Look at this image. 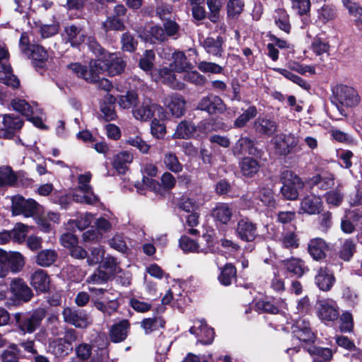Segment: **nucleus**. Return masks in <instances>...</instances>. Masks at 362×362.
Here are the masks:
<instances>
[{
  "label": "nucleus",
  "mask_w": 362,
  "mask_h": 362,
  "mask_svg": "<svg viewBox=\"0 0 362 362\" xmlns=\"http://www.w3.org/2000/svg\"><path fill=\"white\" fill-rule=\"evenodd\" d=\"M333 93L332 104L341 116L346 115L345 107H354L359 102V97L356 90L347 86H337Z\"/></svg>",
  "instance_id": "f257e3e1"
},
{
  "label": "nucleus",
  "mask_w": 362,
  "mask_h": 362,
  "mask_svg": "<svg viewBox=\"0 0 362 362\" xmlns=\"http://www.w3.org/2000/svg\"><path fill=\"white\" fill-rule=\"evenodd\" d=\"M272 144L274 153L279 156H286L301 150L299 139L292 133L276 135L272 139Z\"/></svg>",
  "instance_id": "f03ea898"
},
{
  "label": "nucleus",
  "mask_w": 362,
  "mask_h": 362,
  "mask_svg": "<svg viewBox=\"0 0 362 362\" xmlns=\"http://www.w3.org/2000/svg\"><path fill=\"white\" fill-rule=\"evenodd\" d=\"M25 258L19 252H6L0 250V278L7 276L9 270L16 273L22 270Z\"/></svg>",
  "instance_id": "7ed1b4c3"
},
{
  "label": "nucleus",
  "mask_w": 362,
  "mask_h": 362,
  "mask_svg": "<svg viewBox=\"0 0 362 362\" xmlns=\"http://www.w3.org/2000/svg\"><path fill=\"white\" fill-rule=\"evenodd\" d=\"M280 178L283 183L281 189L283 197L289 200L296 199L298 197V189L303 187V182L300 178L288 170L283 171Z\"/></svg>",
  "instance_id": "20e7f679"
},
{
  "label": "nucleus",
  "mask_w": 362,
  "mask_h": 362,
  "mask_svg": "<svg viewBox=\"0 0 362 362\" xmlns=\"http://www.w3.org/2000/svg\"><path fill=\"white\" fill-rule=\"evenodd\" d=\"M91 173L88 172L85 174L80 175L78 178V189L83 193L80 195L77 192L73 194V199L78 203H85L87 204L94 205L99 202V198L92 191V187L89 185L91 179Z\"/></svg>",
  "instance_id": "39448f33"
},
{
  "label": "nucleus",
  "mask_w": 362,
  "mask_h": 362,
  "mask_svg": "<svg viewBox=\"0 0 362 362\" xmlns=\"http://www.w3.org/2000/svg\"><path fill=\"white\" fill-rule=\"evenodd\" d=\"M45 316L43 309L35 310L32 314L23 317L20 314L16 315V323L21 332L23 333H33L40 327L42 320Z\"/></svg>",
  "instance_id": "423d86ee"
},
{
  "label": "nucleus",
  "mask_w": 362,
  "mask_h": 362,
  "mask_svg": "<svg viewBox=\"0 0 362 362\" xmlns=\"http://www.w3.org/2000/svg\"><path fill=\"white\" fill-rule=\"evenodd\" d=\"M38 206V204L32 199H25L19 195L11 198V210L14 216L22 214L25 217H32L37 214Z\"/></svg>",
  "instance_id": "0eeeda50"
},
{
  "label": "nucleus",
  "mask_w": 362,
  "mask_h": 362,
  "mask_svg": "<svg viewBox=\"0 0 362 362\" xmlns=\"http://www.w3.org/2000/svg\"><path fill=\"white\" fill-rule=\"evenodd\" d=\"M64 322L76 327L85 328L89 324V315L83 310L66 308L62 312Z\"/></svg>",
  "instance_id": "6e6552de"
},
{
  "label": "nucleus",
  "mask_w": 362,
  "mask_h": 362,
  "mask_svg": "<svg viewBox=\"0 0 362 362\" xmlns=\"http://www.w3.org/2000/svg\"><path fill=\"white\" fill-rule=\"evenodd\" d=\"M189 332L197 338V342L204 345L212 343L214 338V331L209 327L204 320H197L189 329Z\"/></svg>",
  "instance_id": "1a4fd4ad"
},
{
  "label": "nucleus",
  "mask_w": 362,
  "mask_h": 362,
  "mask_svg": "<svg viewBox=\"0 0 362 362\" xmlns=\"http://www.w3.org/2000/svg\"><path fill=\"white\" fill-rule=\"evenodd\" d=\"M197 109L213 115L223 112L226 107L221 98L210 95L201 99L198 103Z\"/></svg>",
  "instance_id": "9d476101"
},
{
  "label": "nucleus",
  "mask_w": 362,
  "mask_h": 362,
  "mask_svg": "<svg viewBox=\"0 0 362 362\" xmlns=\"http://www.w3.org/2000/svg\"><path fill=\"white\" fill-rule=\"evenodd\" d=\"M317 315L323 321H334L339 317L337 303L331 299L320 300L317 302Z\"/></svg>",
  "instance_id": "9b49d317"
},
{
  "label": "nucleus",
  "mask_w": 362,
  "mask_h": 362,
  "mask_svg": "<svg viewBox=\"0 0 362 362\" xmlns=\"http://www.w3.org/2000/svg\"><path fill=\"white\" fill-rule=\"evenodd\" d=\"M292 334L300 341L303 343H313L315 334L310 328L309 322L304 319L297 320L292 326Z\"/></svg>",
  "instance_id": "f8f14e48"
},
{
  "label": "nucleus",
  "mask_w": 362,
  "mask_h": 362,
  "mask_svg": "<svg viewBox=\"0 0 362 362\" xmlns=\"http://www.w3.org/2000/svg\"><path fill=\"white\" fill-rule=\"evenodd\" d=\"M235 233L242 240L252 242L257 236V226L248 219L242 218L237 223Z\"/></svg>",
  "instance_id": "ddd939ff"
},
{
  "label": "nucleus",
  "mask_w": 362,
  "mask_h": 362,
  "mask_svg": "<svg viewBox=\"0 0 362 362\" xmlns=\"http://www.w3.org/2000/svg\"><path fill=\"white\" fill-rule=\"evenodd\" d=\"M329 246L321 238H315L310 240L308 244V252L315 260H322L326 257Z\"/></svg>",
  "instance_id": "4468645a"
},
{
  "label": "nucleus",
  "mask_w": 362,
  "mask_h": 362,
  "mask_svg": "<svg viewBox=\"0 0 362 362\" xmlns=\"http://www.w3.org/2000/svg\"><path fill=\"white\" fill-rule=\"evenodd\" d=\"M2 124L3 127L0 129V136L11 138L15 132L21 129L23 122L19 117L6 115L4 116Z\"/></svg>",
  "instance_id": "2eb2a0df"
},
{
  "label": "nucleus",
  "mask_w": 362,
  "mask_h": 362,
  "mask_svg": "<svg viewBox=\"0 0 362 362\" xmlns=\"http://www.w3.org/2000/svg\"><path fill=\"white\" fill-rule=\"evenodd\" d=\"M132 112L136 120L147 122L153 116V103L150 99H145L141 103H137Z\"/></svg>",
  "instance_id": "dca6fc26"
},
{
  "label": "nucleus",
  "mask_w": 362,
  "mask_h": 362,
  "mask_svg": "<svg viewBox=\"0 0 362 362\" xmlns=\"http://www.w3.org/2000/svg\"><path fill=\"white\" fill-rule=\"evenodd\" d=\"M334 281L335 278L333 273L327 267H320L317 270L315 282L320 290L329 291Z\"/></svg>",
  "instance_id": "f3484780"
},
{
  "label": "nucleus",
  "mask_w": 362,
  "mask_h": 362,
  "mask_svg": "<svg viewBox=\"0 0 362 362\" xmlns=\"http://www.w3.org/2000/svg\"><path fill=\"white\" fill-rule=\"evenodd\" d=\"M164 104L170 111L171 114L175 117H180L185 112V100L179 94L169 95L165 98Z\"/></svg>",
  "instance_id": "a211bd4d"
},
{
  "label": "nucleus",
  "mask_w": 362,
  "mask_h": 362,
  "mask_svg": "<svg viewBox=\"0 0 362 362\" xmlns=\"http://www.w3.org/2000/svg\"><path fill=\"white\" fill-rule=\"evenodd\" d=\"M64 39L71 43V46H77L85 42L86 35L81 28L75 25L65 26L64 30Z\"/></svg>",
  "instance_id": "6ab92c4d"
},
{
  "label": "nucleus",
  "mask_w": 362,
  "mask_h": 362,
  "mask_svg": "<svg viewBox=\"0 0 362 362\" xmlns=\"http://www.w3.org/2000/svg\"><path fill=\"white\" fill-rule=\"evenodd\" d=\"M11 293L19 300L29 301L33 297L31 289L20 279H13L10 285Z\"/></svg>",
  "instance_id": "aec40b11"
},
{
  "label": "nucleus",
  "mask_w": 362,
  "mask_h": 362,
  "mask_svg": "<svg viewBox=\"0 0 362 362\" xmlns=\"http://www.w3.org/2000/svg\"><path fill=\"white\" fill-rule=\"evenodd\" d=\"M211 215L216 222L227 225L232 218L233 209L228 204L218 203L213 209Z\"/></svg>",
  "instance_id": "412c9836"
},
{
  "label": "nucleus",
  "mask_w": 362,
  "mask_h": 362,
  "mask_svg": "<svg viewBox=\"0 0 362 362\" xmlns=\"http://www.w3.org/2000/svg\"><path fill=\"white\" fill-rule=\"evenodd\" d=\"M104 59L106 70L110 76L120 74L124 71L125 63L117 54H110L108 56L105 57Z\"/></svg>",
  "instance_id": "4be33fe9"
},
{
  "label": "nucleus",
  "mask_w": 362,
  "mask_h": 362,
  "mask_svg": "<svg viewBox=\"0 0 362 362\" xmlns=\"http://www.w3.org/2000/svg\"><path fill=\"white\" fill-rule=\"evenodd\" d=\"M133 159L134 156L130 152L121 151L113 156L112 165L118 173L124 174Z\"/></svg>",
  "instance_id": "5701e85b"
},
{
  "label": "nucleus",
  "mask_w": 362,
  "mask_h": 362,
  "mask_svg": "<svg viewBox=\"0 0 362 362\" xmlns=\"http://www.w3.org/2000/svg\"><path fill=\"white\" fill-rule=\"evenodd\" d=\"M224 43L223 38L221 36L216 37H206L202 45L205 51L214 57H221L223 52V45Z\"/></svg>",
  "instance_id": "b1692460"
},
{
  "label": "nucleus",
  "mask_w": 362,
  "mask_h": 362,
  "mask_svg": "<svg viewBox=\"0 0 362 362\" xmlns=\"http://www.w3.org/2000/svg\"><path fill=\"white\" fill-rule=\"evenodd\" d=\"M322 201L320 197L310 194L305 197L300 202V209L308 214L320 213Z\"/></svg>",
  "instance_id": "393cba45"
},
{
  "label": "nucleus",
  "mask_w": 362,
  "mask_h": 362,
  "mask_svg": "<svg viewBox=\"0 0 362 362\" xmlns=\"http://www.w3.org/2000/svg\"><path fill=\"white\" fill-rule=\"evenodd\" d=\"M31 285L40 292H46L49 289V278L42 269L36 270L31 276Z\"/></svg>",
  "instance_id": "a878e982"
},
{
  "label": "nucleus",
  "mask_w": 362,
  "mask_h": 362,
  "mask_svg": "<svg viewBox=\"0 0 362 362\" xmlns=\"http://www.w3.org/2000/svg\"><path fill=\"white\" fill-rule=\"evenodd\" d=\"M129 329V323L127 320H123L114 325L110 333L111 341L115 343L124 341L127 337Z\"/></svg>",
  "instance_id": "bb28decb"
},
{
  "label": "nucleus",
  "mask_w": 362,
  "mask_h": 362,
  "mask_svg": "<svg viewBox=\"0 0 362 362\" xmlns=\"http://www.w3.org/2000/svg\"><path fill=\"white\" fill-rule=\"evenodd\" d=\"M173 62L170 67L177 72L186 71L192 68V64L188 62L186 55L182 52H175L172 54Z\"/></svg>",
  "instance_id": "cd10ccee"
},
{
  "label": "nucleus",
  "mask_w": 362,
  "mask_h": 362,
  "mask_svg": "<svg viewBox=\"0 0 362 362\" xmlns=\"http://www.w3.org/2000/svg\"><path fill=\"white\" fill-rule=\"evenodd\" d=\"M49 349L55 356L64 357L72 351L73 346L64 341L62 338H59L49 343Z\"/></svg>",
  "instance_id": "c85d7f7f"
},
{
  "label": "nucleus",
  "mask_w": 362,
  "mask_h": 362,
  "mask_svg": "<svg viewBox=\"0 0 362 362\" xmlns=\"http://www.w3.org/2000/svg\"><path fill=\"white\" fill-rule=\"evenodd\" d=\"M0 83L12 88H18L20 85L19 80L12 74L11 67L8 64L0 65Z\"/></svg>",
  "instance_id": "c756f323"
},
{
  "label": "nucleus",
  "mask_w": 362,
  "mask_h": 362,
  "mask_svg": "<svg viewBox=\"0 0 362 362\" xmlns=\"http://www.w3.org/2000/svg\"><path fill=\"white\" fill-rule=\"evenodd\" d=\"M240 170L245 177H252L260 168L259 162L251 157L244 158L240 163Z\"/></svg>",
  "instance_id": "7c9ffc66"
},
{
  "label": "nucleus",
  "mask_w": 362,
  "mask_h": 362,
  "mask_svg": "<svg viewBox=\"0 0 362 362\" xmlns=\"http://www.w3.org/2000/svg\"><path fill=\"white\" fill-rule=\"evenodd\" d=\"M282 264L288 273L297 276H301L306 269L304 262L298 258L285 259Z\"/></svg>",
  "instance_id": "2f4dec72"
},
{
  "label": "nucleus",
  "mask_w": 362,
  "mask_h": 362,
  "mask_svg": "<svg viewBox=\"0 0 362 362\" xmlns=\"http://www.w3.org/2000/svg\"><path fill=\"white\" fill-rule=\"evenodd\" d=\"M11 105L15 110L19 112L27 118H30V117L36 114L38 110L37 106L35 103H33V105H31L25 100L22 99H14L11 102Z\"/></svg>",
  "instance_id": "473e14b6"
},
{
  "label": "nucleus",
  "mask_w": 362,
  "mask_h": 362,
  "mask_svg": "<svg viewBox=\"0 0 362 362\" xmlns=\"http://www.w3.org/2000/svg\"><path fill=\"white\" fill-rule=\"evenodd\" d=\"M196 131L194 124L191 122L183 120L179 123L173 134V138L187 139L192 136Z\"/></svg>",
  "instance_id": "72a5a7b5"
},
{
  "label": "nucleus",
  "mask_w": 362,
  "mask_h": 362,
  "mask_svg": "<svg viewBox=\"0 0 362 362\" xmlns=\"http://www.w3.org/2000/svg\"><path fill=\"white\" fill-rule=\"evenodd\" d=\"M173 70L170 67V69L165 67L160 69L159 75L160 80L172 88L181 90L184 88V84L176 80Z\"/></svg>",
  "instance_id": "f704fd0d"
},
{
  "label": "nucleus",
  "mask_w": 362,
  "mask_h": 362,
  "mask_svg": "<svg viewBox=\"0 0 362 362\" xmlns=\"http://www.w3.org/2000/svg\"><path fill=\"white\" fill-rule=\"evenodd\" d=\"M310 183L313 185L317 186L323 190H326L334 186V176L333 174L329 173L315 175L310 179Z\"/></svg>",
  "instance_id": "c9c22d12"
},
{
  "label": "nucleus",
  "mask_w": 362,
  "mask_h": 362,
  "mask_svg": "<svg viewBox=\"0 0 362 362\" xmlns=\"http://www.w3.org/2000/svg\"><path fill=\"white\" fill-rule=\"evenodd\" d=\"M21 356V349L18 345L10 344L1 354V362H18Z\"/></svg>",
  "instance_id": "e433bc0d"
},
{
  "label": "nucleus",
  "mask_w": 362,
  "mask_h": 362,
  "mask_svg": "<svg viewBox=\"0 0 362 362\" xmlns=\"http://www.w3.org/2000/svg\"><path fill=\"white\" fill-rule=\"evenodd\" d=\"M179 245L181 250L185 252H206V249L202 248L196 240L187 235H183L180 238Z\"/></svg>",
  "instance_id": "4c0bfd02"
},
{
  "label": "nucleus",
  "mask_w": 362,
  "mask_h": 362,
  "mask_svg": "<svg viewBox=\"0 0 362 362\" xmlns=\"http://www.w3.org/2000/svg\"><path fill=\"white\" fill-rule=\"evenodd\" d=\"M255 127L259 133L272 135L276 131V124L267 118H258L255 122Z\"/></svg>",
  "instance_id": "58836bf2"
},
{
  "label": "nucleus",
  "mask_w": 362,
  "mask_h": 362,
  "mask_svg": "<svg viewBox=\"0 0 362 362\" xmlns=\"http://www.w3.org/2000/svg\"><path fill=\"white\" fill-rule=\"evenodd\" d=\"M165 321L160 317H153L144 318L141 322V326L144 329L146 334L163 328Z\"/></svg>",
  "instance_id": "ea45409f"
},
{
  "label": "nucleus",
  "mask_w": 362,
  "mask_h": 362,
  "mask_svg": "<svg viewBox=\"0 0 362 362\" xmlns=\"http://www.w3.org/2000/svg\"><path fill=\"white\" fill-rule=\"evenodd\" d=\"M57 258V253L53 250H43L36 256L35 262L41 267H49L52 264Z\"/></svg>",
  "instance_id": "a19ab883"
},
{
  "label": "nucleus",
  "mask_w": 362,
  "mask_h": 362,
  "mask_svg": "<svg viewBox=\"0 0 362 362\" xmlns=\"http://www.w3.org/2000/svg\"><path fill=\"white\" fill-rule=\"evenodd\" d=\"M279 243L282 247L289 250L298 248L299 246L298 235L291 231L284 233L279 239Z\"/></svg>",
  "instance_id": "79ce46f5"
},
{
  "label": "nucleus",
  "mask_w": 362,
  "mask_h": 362,
  "mask_svg": "<svg viewBox=\"0 0 362 362\" xmlns=\"http://www.w3.org/2000/svg\"><path fill=\"white\" fill-rule=\"evenodd\" d=\"M94 305L98 310L107 315H111L118 308L115 299H109L108 300H95Z\"/></svg>",
  "instance_id": "37998d69"
},
{
  "label": "nucleus",
  "mask_w": 362,
  "mask_h": 362,
  "mask_svg": "<svg viewBox=\"0 0 362 362\" xmlns=\"http://www.w3.org/2000/svg\"><path fill=\"white\" fill-rule=\"evenodd\" d=\"M163 163L168 170L175 173H180L183 169V166L177 157L171 152L164 155Z\"/></svg>",
  "instance_id": "c03bdc74"
},
{
  "label": "nucleus",
  "mask_w": 362,
  "mask_h": 362,
  "mask_svg": "<svg viewBox=\"0 0 362 362\" xmlns=\"http://www.w3.org/2000/svg\"><path fill=\"white\" fill-rule=\"evenodd\" d=\"M117 103L122 109H133L138 103V95L134 91H128L119 97Z\"/></svg>",
  "instance_id": "a18cd8bd"
},
{
  "label": "nucleus",
  "mask_w": 362,
  "mask_h": 362,
  "mask_svg": "<svg viewBox=\"0 0 362 362\" xmlns=\"http://www.w3.org/2000/svg\"><path fill=\"white\" fill-rule=\"evenodd\" d=\"M236 269L231 264H226L221 270L218 276L220 283L224 286H229L232 284L233 279H235Z\"/></svg>",
  "instance_id": "49530a36"
},
{
  "label": "nucleus",
  "mask_w": 362,
  "mask_h": 362,
  "mask_svg": "<svg viewBox=\"0 0 362 362\" xmlns=\"http://www.w3.org/2000/svg\"><path fill=\"white\" fill-rule=\"evenodd\" d=\"M274 18L276 25L286 33H289L291 25L289 23V16L283 8H279L275 11Z\"/></svg>",
  "instance_id": "de8ad7c7"
},
{
  "label": "nucleus",
  "mask_w": 362,
  "mask_h": 362,
  "mask_svg": "<svg viewBox=\"0 0 362 362\" xmlns=\"http://www.w3.org/2000/svg\"><path fill=\"white\" fill-rule=\"evenodd\" d=\"M105 249L102 246L92 247L90 254L87 253L86 262L88 265L94 266L104 260Z\"/></svg>",
  "instance_id": "09e8293b"
},
{
  "label": "nucleus",
  "mask_w": 362,
  "mask_h": 362,
  "mask_svg": "<svg viewBox=\"0 0 362 362\" xmlns=\"http://www.w3.org/2000/svg\"><path fill=\"white\" fill-rule=\"evenodd\" d=\"M308 351L311 354H315L317 357L314 359L315 362H327L331 360L332 357V351L328 348H320L312 346Z\"/></svg>",
  "instance_id": "8fccbe9b"
},
{
  "label": "nucleus",
  "mask_w": 362,
  "mask_h": 362,
  "mask_svg": "<svg viewBox=\"0 0 362 362\" xmlns=\"http://www.w3.org/2000/svg\"><path fill=\"white\" fill-rule=\"evenodd\" d=\"M257 109L255 106L249 107L234 122V127L240 128L244 127L251 119L257 115Z\"/></svg>",
  "instance_id": "3c124183"
},
{
  "label": "nucleus",
  "mask_w": 362,
  "mask_h": 362,
  "mask_svg": "<svg viewBox=\"0 0 362 362\" xmlns=\"http://www.w3.org/2000/svg\"><path fill=\"white\" fill-rule=\"evenodd\" d=\"M101 267L107 271V273L109 274V276H115L122 273V269L119 267L117 259L110 255H107L104 258Z\"/></svg>",
  "instance_id": "603ef678"
},
{
  "label": "nucleus",
  "mask_w": 362,
  "mask_h": 362,
  "mask_svg": "<svg viewBox=\"0 0 362 362\" xmlns=\"http://www.w3.org/2000/svg\"><path fill=\"white\" fill-rule=\"evenodd\" d=\"M27 55L34 61H37L40 63L47 61L48 59V53L47 50L39 45H32L31 49Z\"/></svg>",
  "instance_id": "864d4df0"
},
{
  "label": "nucleus",
  "mask_w": 362,
  "mask_h": 362,
  "mask_svg": "<svg viewBox=\"0 0 362 362\" xmlns=\"http://www.w3.org/2000/svg\"><path fill=\"white\" fill-rule=\"evenodd\" d=\"M356 250V245L351 239H346L343 243L339 251V257L344 261H349Z\"/></svg>",
  "instance_id": "5fc2aeb1"
},
{
  "label": "nucleus",
  "mask_w": 362,
  "mask_h": 362,
  "mask_svg": "<svg viewBox=\"0 0 362 362\" xmlns=\"http://www.w3.org/2000/svg\"><path fill=\"white\" fill-rule=\"evenodd\" d=\"M244 6V0H228L226 5L228 16L232 18L239 16L243 12Z\"/></svg>",
  "instance_id": "6e6d98bb"
},
{
  "label": "nucleus",
  "mask_w": 362,
  "mask_h": 362,
  "mask_svg": "<svg viewBox=\"0 0 362 362\" xmlns=\"http://www.w3.org/2000/svg\"><path fill=\"white\" fill-rule=\"evenodd\" d=\"M11 233V238L18 243H22L25 240V238L28 233V226L18 223L16 224L13 229L10 231Z\"/></svg>",
  "instance_id": "4d7b16f0"
},
{
  "label": "nucleus",
  "mask_w": 362,
  "mask_h": 362,
  "mask_svg": "<svg viewBox=\"0 0 362 362\" xmlns=\"http://www.w3.org/2000/svg\"><path fill=\"white\" fill-rule=\"evenodd\" d=\"M318 18L323 23L333 20L336 17L335 9L332 6L324 5L317 11Z\"/></svg>",
  "instance_id": "13d9d810"
},
{
  "label": "nucleus",
  "mask_w": 362,
  "mask_h": 362,
  "mask_svg": "<svg viewBox=\"0 0 362 362\" xmlns=\"http://www.w3.org/2000/svg\"><path fill=\"white\" fill-rule=\"evenodd\" d=\"M16 177L9 167L0 168V185H12Z\"/></svg>",
  "instance_id": "bf43d9fd"
},
{
  "label": "nucleus",
  "mask_w": 362,
  "mask_h": 362,
  "mask_svg": "<svg viewBox=\"0 0 362 362\" xmlns=\"http://www.w3.org/2000/svg\"><path fill=\"white\" fill-rule=\"evenodd\" d=\"M311 0H291V8L299 15H305L310 12Z\"/></svg>",
  "instance_id": "052dcab7"
},
{
  "label": "nucleus",
  "mask_w": 362,
  "mask_h": 362,
  "mask_svg": "<svg viewBox=\"0 0 362 362\" xmlns=\"http://www.w3.org/2000/svg\"><path fill=\"white\" fill-rule=\"evenodd\" d=\"M202 204L201 202L195 200L194 198L184 197L180 200L179 206L186 212H193L199 209Z\"/></svg>",
  "instance_id": "680f3d73"
},
{
  "label": "nucleus",
  "mask_w": 362,
  "mask_h": 362,
  "mask_svg": "<svg viewBox=\"0 0 362 362\" xmlns=\"http://www.w3.org/2000/svg\"><path fill=\"white\" fill-rule=\"evenodd\" d=\"M197 67L199 71L204 73L221 74L223 71V68L220 65L205 61L200 62Z\"/></svg>",
  "instance_id": "e2e57ef3"
},
{
  "label": "nucleus",
  "mask_w": 362,
  "mask_h": 362,
  "mask_svg": "<svg viewBox=\"0 0 362 362\" xmlns=\"http://www.w3.org/2000/svg\"><path fill=\"white\" fill-rule=\"evenodd\" d=\"M155 54L153 50H146L144 56L139 61V66L141 69L148 71L151 70L153 66Z\"/></svg>",
  "instance_id": "0e129e2a"
},
{
  "label": "nucleus",
  "mask_w": 362,
  "mask_h": 362,
  "mask_svg": "<svg viewBox=\"0 0 362 362\" xmlns=\"http://www.w3.org/2000/svg\"><path fill=\"white\" fill-rule=\"evenodd\" d=\"M75 351L78 358L86 361L91 356L92 346L87 343H81L76 346Z\"/></svg>",
  "instance_id": "69168bd1"
},
{
  "label": "nucleus",
  "mask_w": 362,
  "mask_h": 362,
  "mask_svg": "<svg viewBox=\"0 0 362 362\" xmlns=\"http://www.w3.org/2000/svg\"><path fill=\"white\" fill-rule=\"evenodd\" d=\"M82 239L85 243H98L102 240L103 235L98 230L90 229L83 233Z\"/></svg>",
  "instance_id": "338daca9"
},
{
  "label": "nucleus",
  "mask_w": 362,
  "mask_h": 362,
  "mask_svg": "<svg viewBox=\"0 0 362 362\" xmlns=\"http://www.w3.org/2000/svg\"><path fill=\"white\" fill-rule=\"evenodd\" d=\"M110 246L120 252H125L128 250L124 238L120 235H115L109 241Z\"/></svg>",
  "instance_id": "774afa93"
}]
</instances>
